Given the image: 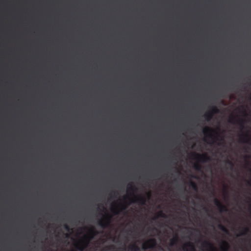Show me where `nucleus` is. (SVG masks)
<instances>
[{
  "label": "nucleus",
  "mask_w": 251,
  "mask_h": 251,
  "mask_svg": "<svg viewBox=\"0 0 251 251\" xmlns=\"http://www.w3.org/2000/svg\"><path fill=\"white\" fill-rule=\"evenodd\" d=\"M111 217L109 215L103 216V218L98 222V225L102 228L108 227L110 223Z\"/></svg>",
  "instance_id": "f257e3e1"
},
{
  "label": "nucleus",
  "mask_w": 251,
  "mask_h": 251,
  "mask_svg": "<svg viewBox=\"0 0 251 251\" xmlns=\"http://www.w3.org/2000/svg\"><path fill=\"white\" fill-rule=\"evenodd\" d=\"M156 245V241L154 238H151L147 240L142 245V249L144 250L148 249H153Z\"/></svg>",
  "instance_id": "f03ea898"
},
{
  "label": "nucleus",
  "mask_w": 251,
  "mask_h": 251,
  "mask_svg": "<svg viewBox=\"0 0 251 251\" xmlns=\"http://www.w3.org/2000/svg\"><path fill=\"white\" fill-rule=\"evenodd\" d=\"M219 112V109L216 106H213L211 107L210 111L204 115V117L207 121H210L212 119L213 114L218 113Z\"/></svg>",
  "instance_id": "7ed1b4c3"
},
{
  "label": "nucleus",
  "mask_w": 251,
  "mask_h": 251,
  "mask_svg": "<svg viewBox=\"0 0 251 251\" xmlns=\"http://www.w3.org/2000/svg\"><path fill=\"white\" fill-rule=\"evenodd\" d=\"M193 158L201 162H205L210 160L209 157L207 154H200L194 153L193 154Z\"/></svg>",
  "instance_id": "20e7f679"
},
{
  "label": "nucleus",
  "mask_w": 251,
  "mask_h": 251,
  "mask_svg": "<svg viewBox=\"0 0 251 251\" xmlns=\"http://www.w3.org/2000/svg\"><path fill=\"white\" fill-rule=\"evenodd\" d=\"M239 142L251 145V136L247 133L241 135L239 138Z\"/></svg>",
  "instance_id": "39448f33"
},
{
  "label": "nucleus",
  "mask_w": 251,
  "mask_h": 251,
  "mask_svg": "<svg viewBox=\"0 0 251 251\" xmlns=\"http://www.w3.org/2000/svg\"><path fill=\"white\" fill-rule=\"evenodd\" d=\"M214 203L220 212L227 211L228 209L226 206L223 204L218 199H214Z\"/></svg>",
  "instance_id": "423d86ee"
},
{
  "label": "nucleus",
  "mask_w": 251,
  "mask_h": 251,
  "mask_svg": "<svg viewBox=\"0 0 251 251\" xmlns=\"http://www.w3.org/2000/svg\"><path fill=\"white\" fill-rule=\"evenodd\" d=\"M215 130L209 127H206L204 128L203 132L204 135L210 138H215V137L212 134V132H215Z\"/></svg>",
  "instance_id": "0eeeda50"
},
{
  "label": "nucleus",
  "mask_w": 251,
  "mask_h": 251,
  "mask_svg": "<svg viewBox=\"0 0 251 251\" xmlns=\"http://www.w3.org/2000/svg\"><path fill=\"white\" fill-rule=\"evenodd\" d=\"M183 249L184 251H196L194 245L191 242H188L183 246Z\"/></svg>",
  "instance_id": "6e6552de"
},
{
  "label": "nucleus",
  "mask_w": 251,
  "mask_h": 251,
  "mask_svg": "<svg viewBox=\"0 0 251 251\" xmlns=\"http://www.w3.org/2000/svg\"><path fill=\"white\" fill-rule=\"evenodd\" d=\"M133 203L138 202L141 204H144L146 202V199L145 197H135V200L132 201Z\"/></svg>",
  "instance_id": "1a4fd4ad"
},
{
  "label": "nucleus",
  "mask_w": 251,
  "mask_h": 251,
  "mask_svg": "<svg viewBox=\"0 0 251 251\" xmlns=\"http://www.w3.org/2000/svg\"><path fill=\"white\" fill-rule=\"evenodd\" d=\"M220 248L222 251H228L229 249V245L228 243L226 241H222Z\"/></svg>",
  "instance_id": "9d476101"
},
{
  "label": "nucleus",
  "mask_w": 251,
  "mask_h": 251,
  "mask_svg": "<svg viewBox=\"0 0 251 251\" xmlns=\"http://www.w3.org/2000/svg\"><path fill=\"white\" fill-rule=\"evenodd\" d=\"M178 241V238L177 236L175 235L170 241V246H173L175 245Z\"/></svg>",
  "instance_id": "9b49d317"
},
{
  "label": "nucleus",
  "mask_w": 251,
  "mask_h": 251,
  "mask_svg": "<svg viewBox=\"0 0 251 251\" xmlns=\"http://www.w3.org/2000/svg\"><path fill=\"white\" fill-rule=\"evenodd\" d=\"M129 249L130 251H141L140 248L136 244L131 246Z\"/></svg>",
  "instance_id": "f8f14e48"
},
{
  "label": "nucleus",
  "mask_w": 251,
  "mask_h": 251,
  "mask_svg": "<svg viewBox=\"0 0 251 251\" xmlns=\"http://www.w3.org/2000/svg\"><path fill=\"white\" fill-rule=\"evenodd\" d=\"M88 241H88L86 244H81L77 246V249L79 251H83L84 249L87 247Z\"/></svg>",
  "instance_id": "ddd939ff"
},
{
  "label": "nucleus",
  "mask_w": 251,
  "mask_h": 251,
  "mask_svg": "<svg viewBox=\"0 0 251 251\" xmlns=\"http://www.w3.org/2000/svg\"><path fill=\"white\" fill-rule=\"evenodd\" d=\"M136 190L135 186L132 184H129V187L127 188V192H134Z\"/></svg>",
  "instance_id": "4468645a"
},
{
  "label": "nucleus",
  "mask_w": 251,
  "mask_h": 251,
  "mask_svg": "<svg viewBox=\"0 0 251 251\" xmlns=\"http://www.w3.org/2000/svg\"><path fill=\"white\" fill-rule=\"evenodd\" d=\"M159 217L161 218H166V215L163 213L162 211H159L157 213V215L153 218V219H156Z\"/></svg>",
  "instance_id": "2eb2a0df"
},
{
  "label": "nucleus",
  "mask_w": 251,
  "mask_h": 251,
  "mask_svg": "<svg viewBox=\"0 0 251 251\" xmlns=\"http://www.w3.org/2000/svg\"><path fill=\"white\" fill-rule=\"evenodd\" d=\"M218 228L221 230L222 231H223V232L228 234V230H227V229L224 226H223V225L220 224L219 225H218Z\"/></svg>",
  "instance_id": "dca6fc26"
},
{
  "label": "nucleus",
  "mask_w": 251,
  "mask_h": 251,
  "mask_svg": "<svg viewBox=\"0 0 251 251\" xmlns=\"http://www.w3.org/2000/svg\"><path fill=\"white\" fill-rule=\"evenodd\" d=\"M190 185L193 190H194L195 191H198V186L195 182L192 181H190Z\"/></svg>",
  "instance_id": "f3484780"
},
{
  "label": "nucleus",
  "mask_w": 251,
  "mask_h": 251,
  "mask_svg": "<svg viewBox=\"0 0 251 251\" xmlns=\"http://www.w3.org/2000/svg\"><path fill=\"white\" fill-rule=\"evenodd\" d=\"M249 231V229L247 227H245L244 228L243 230L242 231L240 234H238L237 236H239L240 235H246Z\"/></svg>",
  "instance_id": "a211bd4d"
},
{
  "label": "nucleus",
  "mask_w": 251,
  "mask_h": 251,
  "mask_svg": "<svg viewBox=\"0 0 251 251\" xmlns=\"http://www.w3.org/2000/svg\"><path fill=\"white\" fill-rule=\"evenodd\" d=\"M194 168L196 170L201 171L202 167L201 165L198 163L194 165Z\"/></svg>",
  "instance_id": "6ab92c4d"
},
{
  "label": "nucleus",
  "mask_w": 251,
  "mask_h": 251,
  "mask_svg": "<svg viewBox=\"0 0 251 251\" xmlns=\"http://www.w3.org/2000/svg\"><path fill=\"white\" fill-rule=\"evenodd\" d=\"M238 124L242 128L244 127V124H245V121L244 120H241L239 121Z\"/></svg>",
  "instance_id": "aec40b11"
},
{
  "label": "nucleus",
  "mask_w": 251,
  "mask_h": 251,
  "mask_svg": "<svg viewBox=\"0 0 251 251\" xmlns=\"http://www.w3.org/2000/svg\"><path fill=\"white\" fill-rule=\"evenodd\" d=\"M226 163L230 166L231 169H232L233 168L234 163L231 161H230L229 160H227Z\"/></svg>",
  "instance_id": "412c9836"
},
{
  "label": "nucleus",
  "mask_w": 251,
  "mask_h": 251,
  "mask_svg": "<svg viewBox=\"0 0 251 251\" xmlns=\"http://www.w3.org/2000/svg\"><path fill=\"white\" fill-rule=\"evenodd\" d=\"M64 228L67 230V231H70V228L69 227V226L67 225H64Z\"/></svg>",
  "instance_id": "4be33fe9"
},
{
  "label": "nucleus",
  "mask_w": 251,
  "mask_h": 251,
  "mask_svg": "<svg viewBox=\"0 0 251 251\" xmlns=\"http://www.w3.org/2000/svg\"><path fill=\"white\" fill-rule=\"evenodd\" d=\"M229 122H230L231 123H233V124L235 123V122H234V121L232 119H230L229 120Z\"/></svg>",
  "instance_id": "5701e85b"
},
{
  "label": "nucleus",
  "mask_w": 251,
  "mask_h": 251,
  "mask_svg": "<svg viewBox=\"0 0 251 251\" xmlns=\"http://www.w3.org/2000/svg\"><path fill=\"white\" fill-rule=\"evenodd\" d=\"M91 232H93V233H96V230L95 229L93 228L92 230H91Z\"/></svg>",
  "instance_id": "b1692460"
},
{
  "label": "nucleus",
  "mask_w": 251,
  "mask_h": 251,
  "mask_svg": "<svg viewBox=\"0 0 251 251\" xmlns=\"http://www.w3.org/2000/svg\"><path fill=\"white\" fill-rule=\"evenodd\" d=\"M122 209H123V210L126 209V206H124Z\"/></svg>",
  "instance_id": "393cba45"
},
{
  "label": "nucleus",
  "mask_w": 251,
  "mask_h": 251,
  "mask_svg": "<svg viewBox=\"0 0 251 251\" xmlns=\"http://www.w3.org/2000/svg\"><path fill=\"white\" fill-rule=\"evenodd\" d=\"M208 216L212 218H213L214 217L213 216H212L211 215H208Z\"/></svg>",
  "instance_id": "a878e982"
},
{
  "label": "nucleus",
  "mask_w": 251,
  "mask_h": 251,
  "mask_svg": "<svg viewBox=\"0 0 251 251\" xmlns=\"http://www.w3.org/2000/svg\"><path fill=\"white\" fill-rule=\"evenodd\" d=\"M204 209L206 211H208L206 207H204Z\"/></svg>",
  "instance_id": "bb28decb"
},
{
  "label": "nucleus",
  "mask_w": 251,
  "mask_h": 251,
  "mask_svg": "<svg viewBox=\"0 0 251 251\" xmlns=\"http://www.w3.org/2000/svg\"><path fill=\"white\" fill-rule=\"evenodd\" d=\"M118 213H119V212H118V211H116V212H115V214H118Z\"/></svg>",
  "instance_id": "cd10ccee"
},
{
  "label": "nucleus",
  "mask_w": 251,
  "mask_h": 251,
  "mask_svg": "<svg viewBox=\"0 0 251 251\" xmlns=\"http://www.w3.org/2000/svg\"><path fill=\"white\" fill-rule=\"evenodd\" d=\"M244 112V114H245V115H246V111H245Z\"/></svg>",
  "instance_id": "c85d7f7f"
},
{
  "label": "nucleus",
  "mask_w": 251,
  "mask_h": 251,
  "mask_svg": "<svg viewBox=\"0 0 251 251\" xmlns=\"http://www.w3.org/2000/svg\"><path fill=\"white\" fill-rule=\"evenodd\" d=\"M68 235H68V234H66V236H67V237H68Z\"/></svg>",
  "instance_id": "c756f323"
},
{
  "label": "nucleus",
  "mask_w": 251,
  "mask_h": 251,
  "mask_svg": "<svg viewBox=\"0 0 251 251\" xmlns=\"http://www.w3.org/2000/svg\"><path fill=\"white\" fill-rule=\"evenodd\" d=\"M250 208H251V204L250 205Z\"/></svg>",
  "instance_id": "7c9ffc66"
},
{
  "label": "nucleus",
  "mask_w": 251,
  "mask_h": 251,
  "mask_svg": "<svg viewBox=\"0 0 251 251\" xmlns=\"http://www.w3.org/2000/svg\"><path fill=\"white\" fill-rule=\"evenodd\" d=\"M250 184V185H251V184Z\"/></svg>",
  "instance_id": "2f4dec72"
}]
</instances>
